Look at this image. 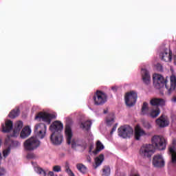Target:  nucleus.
<instances>
[{"mask_svg": "<svg viewBox=\"0 0 176 176\" xmlns=\"http://www.w3.org/2000/svg\"><path fill=\"white\" fill-rule=\"evenodd\" d=\"M63 123L60 121H54L50 126V130L52 132L50 140L54 145H60L63 141L61 130L63 129Z\"/></svg>", "mask_w": 176, "mask_h": 176, "instance_id": "obj_1", "label": "nucleus"}, {"mask_svg": "<svg viewBox=\"0 0 176 176\" xmlns=\"http://www.w3.org/2000/svg\"><path fill=\"white\" fill-rule=\"evenodd\" d=\"M65 134L67 140V144L68 145H71L72 144V148H75L76 146H81L83 149H86V148H87V143L85 142L82 144H76V142L72 141V128H71L69 124H66L65 128Z\"/></svg>", "mask_w": 176, "mask_h": 176, "instance_id": "obj_2", "label": "nucleus"}, {"mask_svg": "<svg viewBox=\"0 0 176 176\" xmlns=\"http://www.w3.org/2000/svg\"><path fill=\"white\" fill-rule=\"evenodd\" d=\"M151 142L154 149H158V151H164L167 146V139L162 135L153 136Z\"/></svg>", "mask_w": 176, "mask_h": 176, "instance_id": "obj_3", "label": "nucleus"}, {"mask_svg": "<svg viewBox=\"0 0 176 176\" xmlns=\"http://www.w3.org/2000/svg\"><path fill=\"white\" fill-rule=\"evenodd\" d=\"M23 145L25 151L31 152L41 146V141L36 137H31L24 142Z\"/></svg>", "mask_w": 176, "mask_h": 176, "instance_id": "obj_4", "label": "nucleus"}, {"mask_svg": "<svg viewBox=\"0 0 176 176\" xmlns=\"http://www.w3.org/2000/svg\"><path fill=\"white\" fill-rule=\"evenodd\" d=\"M153 82L156 89H162V87H164V86L166 90L168 89L167 79H164V77L160 74H155L153 76Z\"/></svg>", "mask_w": 176, "mask_h": 176, "instance_id": "obj_5", "label": "nucleus"}, {"mask_svg": "<svg viewBox=\"0 0 176 176\" xmlns=\"http://www.w3.org/2000/svg\"><path fill=\"white\" fill-rule=\"evenodd\" d=\"M93 99L95 105H104V104H105L108 100V95H107L104 91L98 90L94 94Z\"/></svg>", "mask_w": 176, "mask_h": 176, "instance_id": "obj_6", "label": "nucleus"}, {"mask_svg": "<svg viewBox=\"0 0 176 176\" xmlns=\"http://www.w3.org/2000/svg\"><path fill=\"white\" fill-rule=\"evenodd\" d=\"M133 133V128L129 125H124L118 129V135L122 138H130Z\"/></svg>", "mask_w": 176, "mask_h": 176, "instance_id": "obj_7", "label": "nucleus"}, {"mask_svg": "<svg viewBox=\"0 0 176 176\" xmlns=\"http://www.w3.org/2000/svg\"><path fill=\"white\" fill-rule=\"evenodd\" d=\"M140 153L143 157H151L155 153V148L152 144H144L140 148Z\"/></svg>", "mask_w": 176, "mask_h": 176, "instance_id": "obj_8", "label": "nucleus"}, {"mask_svg": "<svg viewBox=\"0 0 176 176\" xmlns=\"http://www.w3.org/2000/svg\"><path fill=\"white\" fill-rule=\"evenodd\" d=\"M137 93L134 91L126 93L125 95L126 105L129 107H134L137 102Z\"/></svg>", "mask_w": 176, "mask_h": 176, "instance_id": "obj_9", "label": "nucleus"}, {"mask_svg": "<svg viewBox=\"0 0 176 176\" xmlns=\"http://www.w3.org/2000/svg\"><path fill=\"white\" fill-rule=\"evenodd\" d=\"M38 119H42L43 122H45L47 124H50L52 123V119H56V115L43 112H39L35 116V120H38Z\"/></svg>", "mask_w": 176, "mask_h": 176, "instance_id": "obj_10", "label": "nucleus"}, {"mask_svg": "<svg viewBox=\"0 0 176 176\" xmlns=\"http://www.w3.org/2000/svg\"><path fill=\"white\" fill-rule=\"evenodd\" d=\"M47 129V127L46 126V124L43 123H39L34 126V133L38 138L42 140L45 138Z\"/></svg>", "mask_w": 176, "mask_h": 176, "instance_id": "obj_11", "label": "nucleus"}, {"mask_svg": "<svg viewBox=\"0 0 176 176\" xmlns=\"http://www.w3.org/2000/svg\"><path fill=\"white\" fill-rule=\"evenodd\" d=\"M153 165L154 167L158 168L164 167V160H163V157L161 155H155L153 159Z\"/></svg>", "mask_w": 176, "mask_h": 176, "instance_id": "obj_12", "label": "nucleus"}, {"mask_svg": "<svg viewBox=\"0 0 176 176\" xmlns=\"http://www.w3.org/2000/svg\"><path fill=\"white\" fill-rule=\"evenodd\" d=\"M155 123L161 129L167 127V126H168V124H170V122H168V119L164 115H162L159 118H157L155 120Z\"/></svg>", "mask_w": 176, "mask_h": 176, "instance_id": "obj_13", "label": "nucleus"}, {"mask_svg": "<svg viewBox=\"0 0 176 176\" xmlns=\"http://www.w3.org/2000/svg\"><path fill=\"white\" fill-rule=\"evenodd\" d=\"M152 107H164L166 101L163 98H153L150 100Z\"/></svg>", "mask_w": 176, "mask_h": 176, "instance_id": "obj_14", "label": "nucleus"}, {"mask_svg": "<svg viewBox=\"0 0 176 176\" xmlns=\"http://www.w3.org/2000/svg\"><path fill=\"white\" fill-rule=\"evenodd\" d=\"M13 129V122L10 120L6 121L5 124H1V131L3 133H10Z\"/></svg>", "mask_w": 176, "mask_h": 176, "instance_id": "obj_15", "label": "nucleus"}, {"mask_svg": "<svg viewBox=\"0 0 176 176\" xmlns=\"http://www.w3.org/2000/svg\"><path fill=\"white\" fill-rule=\"evenodd\" d=\"M172 55L173 52H171L170 50L165 49L164 52H162L160 56L163 61L167 62L171 61L173 58Z\"/></svg>", "mask_w": 176, "mask_h": 176, "instance_id": "obj_16", "label": "nucleus"}, {"mask_svg": "<svg viewBox=\"0 0 176 176\" xmlns=\"http://www.w3.org/2000/svg\"><path fill=\"white\" fill-rule=\"evenodd\" d=\"M142 76L143 82L145 83V85H149V83H151V74H149V72H148V70L142 69Z\"/></svg>", "mask_w": 176, "mask_h": 176, "instance_id": "obj_17", "label": "nucleus"}, {"mask_svg": "<svg viewBox=\"0 0 176 176\" xmlns=\"http://www.w3.org/2000/svg\"><path fill=\"white\" fill-rule=\"evenodd\" d=\"M169 152L171 153L172 162L176 163V140H173V146L169 147Z\"/></svg>", "mask_w": 176, "mask_h": 176, "instance_id": "obj_18", "label": "nucleus"}, {"mask_svg": "<svg viewBox=\"0 0 176 176\" xmlns=\"http://www.w3.org/2000/svg\"><path fill=\"white\" fill-rule=\"evenodd\" d=\"M21 129H23V122L21 121L16 122L13 131V133L11 134V137H17L21 131Z\"/></svg>", "mask_w": 176, "mask_h": 176, "instance_id": "obj_19", "label": "nucleus"}, {"mask_svg": "<svg viewBox=\"0 0 176 176\" xmlns=\"http://www.w3.org/2000/svg\"><path fill=\"white\" fill-rule=\"evenodd\" d=\"M145 131L142 129H141V127L140 126H136V128L135 129V140H136L137 141H140L141 137H142V135H145Z\"/></svg>", "mask_w": 176, "mask_h": 176, "instance_id": "obj_20", "label": "nucleus"}, {"mask_svg": "<svg viewBox=\"0 0 176 176\" xmlns=\"http://www.w3.org/2000/svg\"><path fill=\"white\" fill-rule=\"evenodd\" d=\"M11 135H8V137L6 138V145H8V146H19L20 142H19L17 140H12L10 139V137H12Z\"/></svg>", "mask_w": 176, "mask_h": 176, "instance_id": "obj_21", "label": "nucleus"}, {"mask_svg": "<svg viewBox=\"0 0 176 176\" xmlns=\"http://www.w3.org/2000/svg\"><path fill=\"white\" fill-rule=\"evenodd\" d=\"M176 87V78L175 76H170V85L168 87V94H171V91H174Z\"/></svg>", "mask_w": 176, "mask_h": 176, "instance_id": "obj_22", "label": "nucleus"}, {"mask_svg": "<svg viewBox=\"0 0 176 176\" xmlns=\"http://www.w3.org/2000/svg\"><path fill=\"white\" fill-rule=\"evenodd\" d=\"M104 162V155L103 154L99 155V156L96 157L95 158V165H94V167L95 170L99 167V166H101L102 164V162Z\"/></svg>", "mask_w": 176, "mask_h": 176, "instance_id": "obj_23", "label": "nucleus"}, {"mask_svg": "<svg viewBox=\"0 0 176 176\" xmlns=\"http://www.w3.org/2000/svg\"><path fill=\"white\" fill-rule=\"evenodd\" d=\"M141 115L149 116V106L148 102H144L141 109Z\"/></svg>", "mask_w": 176, "mask_h": 176, "instance_id": "obj_24", "label": "nucleus"}, {"mask_svg": "<svg viewBox=\"0 0 176 176\" xmlns=\"http://www.w3.org/2000/svg\"><path fill=\"white\" fill-rule=\"evenodd\" d=\"M19 115H20V109L16 107L10 112L8 116L10 119H16Z\"/></svg>", "mask_w": 176, "mask_h": 176, "instance_id": "obj_25", "label": "nucleus"}, {"mask_svg": "<svg viewBox=\"0 0 176 176\" xmlns=\"http://www.w3.org/2000/svg\"><path fill=\"white\" fill-rule=\"evenodd\" d=\"M31 134V129L28 126H25L22 129L21 132V138H27Z\"/></svg>", "mask_w": 176, "mask_h": 176, "instance_id": "obj_26", "label": "nucleus"}, {"mask_svg": "<svg viewBox=\"0 0 176 176\" xmlns=\"http://www.w3.org/2000/svg\"><path fill=\"white\" fill-rule=\"evenodd\" d=\"M158 115H160V109L157 107L155 109H152L151 111L148 113V116L155 119L157 118Z\"/></svg>", "mask_w": 176, "mask_h": 176, "instance_id": "obj_27", "label": "nucleus"}, {"mask_svg": "<svg viewBox=\"0 0 176 176\" xmlns=\"http://www.w3.org/2000/svg\"><path fill=\"white\" fill-rule=\"evenodd\" d=\"M90 127H91V121L87 120L84 122H81V124H80L81 129H83L85 130H87V131H88V130H90Z\"/></svg>", "mask_w": 176, "mask_h": 176, "instance_id": "obj_28", "label": "nucleus"}, {"mask_svg": "<svg viewBox=\"0 0 176 176\" xmlns=\"http://www.w3.org/2000/svg\"><path fill=\"white\" fill-rule=\"evenodd\" d=\"M76 167L80 173H82V174H86L87 168L83 164H77Z\"/></svg>", "mask_w": 176, "mask_h": 176, "instance_id": "obj_29", "label": "nucleus"}, {"mask_svg": "<svg viewBox=\"0 0 176 176\" xmlns=\"http://www.w3.org/2000/svg\"><path fill=\"white\" fill-rule=\"evenodd\" d=\"M102 176H109L111 175V168L109 166H104L102 169Z\"/></svg>", "mask_w": 176, "mask_h": 176, "instance_id": "obj_30", "label": "nucleus"}, {"mask_svg": "<svg viewBox=\"0 0 176 176\" xmlns=\"http://www.w3.org/2000/svg\"><path fill=\"white\" fill-rule=\"evenodd\" d=\"M96 149L98 152H100L104 149V144H102L100 140H98L96 142Z\"/></svg>", "mask_w": 176, "mask_h": 176, "instance_id": "obj_31", "label": "nucleus"}, {"mask_svg": "<svg viewBox=\"0 0 176 176\" xmlns=\"http://www.w3.org/2000/svg\"><path fill=\"white\" fill-rule=\"evenodd\" d=\"M143 127L146 130H151L152 129V124L148 121L143 122Z\"/></svg>", "mask_w": 176, "mask_h": 176, "instance_id": "obj_32", "label": "nucleus"}, {"mask_svg": "<svg viewBox=\"0 0 176 176\" xmlns=\"http://www.w3.org/2000/svg\"><path fill=\"white\" fill-rule=\"evenodd\" d=\"M36 171L38 174H40V175L46 176V171L41 168H36Z\"/></svg>", "mask_w": 176, "mask_h": 176, "instance_id": "obj_33", "label": "nucleus"}, {"mask_svg": "<svg viewBox=\"0 0 176 176\" xmlns=\"http://www.w3.org/2000/svg\"><path fill=\"white\" fill-rule=\"evenodd\" d=\"M10 153V147H8V148H6L5 150H3V157H8V156H9Z\"/></svg>", "mask_w": 176, "mask_h": 176, "instance_id": "obj_34", "label": "nucleus"}, {"mask_svg": "<svg viewBox=\"0 0 176 176\" xmlns=\"http://www.w3.org/2000/svg\"><path fill=\"white\" fill-rule=\"evenodd\" d=\"M53 171L55 173H60L61 171V166L56 165L53 167Z\"/></svg>", "mask_w": 176, "mask_h": 176, "instance_id": "obj_35", "label": "nucleus"}, {"mask_svg": "<svg viewBox=\"0 0 176 176\" xmlns=\"http://www.w3.org/2000/svg\"><path fill=\"white\" fill-rule=\"evenodd\" d=\"M157 71H159L160 72H162L163 71V66L160 63H157L155 65Z\"/></svg>", "mask_w": 176, "mask_h": 176, "instance_id": "obj_36", "label": "nucleus"}, {"mask_svg": "<svg viewBox=\"0 0 176 176\" xmlns=\"http://www.w3.org/2000/svg\"><path fill=\"white\" fill-rule=\"evenodd\" d=\"M106 122L108 126H111V124H112L113 122H115V120H113V118H111V119L107 118Z\"/></svg>", "mask_w": 176, "mask_h": 176, "instance_id": "obj_37", "label": "nucleus"}, {"mask_svg": "<svg viewBox=\"0 0 176 176\" xmlns=\"http://www.w3.org/2000/svg\"><path fill=\"white\" fill-rule=\"evenodd\" d=\"M65 171L66 173H69V171H72L69 168V163L68 162H65Z\"/></svg>", "mask_w": 176, "mask_h": 176, "instance_id": "obj_38", "label": "nucleus"}, {"mask_svg": "<svg viewBox=\"0 0 176 176\" xmlns=\"http://www.w3.org/2000/svg\"><path fill=\"white\" fill-rule=\"evenodd\" d=\"M5 174H6L5 168L0 167V176L5 175Z\"/></svg>", "mask_w": 176, "mask_h": 176, "instance_id": "obj_39", "label": "nucleus"}, {"mask_svg": "<svg viewBox=\"0 0 176 176\" xmlns=\"http://www.w3.org/2000/svg\"><path fill=\"white\" fill-rule=\"evenodd\" d=\"M116 128H117V124H116L113 126V128H112V129H111V131L110 132V134H111V135L113 134L114 131H116Z\"/></svg>", "mask_w": 176, "mask_h": 176, "instance_id": "obj_40", "label": "nucleus"}, {"mask_svg": "<svg viewBox=\"0 0 176 176\" xmlns=\"http://www.w3.org/2000/svg\"><path fill=\"white\" fill-rule=\"evenodd\" d=\"M68 174L69 176H75V174L74 173V172H72V170H70L69 172L67 173Z\"/></svg>", "mask_w": 176, "mask_h": 176, "instance_id": "obj_41", "label": "nucleus"}, {"mask_svg": "<svg viewBox=\"0 0 176 176\" xmlns=\"http://www.w3.org/2000/svg\"><path fill=\"white\" fill-rule=\"evenodd\" d=\"M48 176H54V173L53 171H50L47 174Z\"/></svg>", "mask_w": 176, "mask_h": 176, "instance_id": "obj_42", "label": "nucleus"}, {"mask_svg": "<svg viewBox=\"0 0 176 176\" xmlns=\"http://www.w3.org/2000/svg\"><path fill=\"white\" fill-rule=\"evenodd\" d=\"M172 101H173V102H176V96H174V97L172 98Z\"/></svg>", "mask_w": 176, "mask_h": 176, "instance_id": "obj_43", "label": "nucleus"}, {"mask_svg": "<svg viewBox=\"0 0 176 176\" xmlns=\"http://www.w3.org/2000/svg\"><path fill=\"white\" fill-rule=\"evenodd\" d=\"M111 89H112L113 91H116V87H111Z\"/></svg>", "mask_w": 176, "mask_h": 176, "instance_id": "obj_44", "label": "nucleus"}, {"mask_svg": "<svg viewBox=\"0 0 176 176\" xmlns=\"http://www.w3.org/2000/svg\"><path fill=\"white\" fill-rule=\"evenodd\" d=\"M87 160L90 163V162H91V158L90 157H88Z\"/></svg>", "mask_w": 176, "mask_h": 176, "instance_id": "obj_45", "label": "nucleus"}, {"mask_svg": "<svg viewBox=\"0 0 176 176\" xmlns=\"http://www.w3.org/2000/svg\"><path fill=\"white\" fill-rule=\"evenodd\" d=\"M1 145H2V140L0 138V148H1Z\"/></svg>", "mask_w": 176, "mask_h": 176, "instance_id": "obj_46", "label": "nucleus"}, {"mask_svg": "<svg viewBox=\"0 0 176 176\" xmlns=\"http://www.w3.org/2000/svg\"><path fill=\"white\" fill-rule=\"evenodd\" d=\"M108 111L107 110L104 111V113H107Z\"/></svg>", "mask_w": 176, "mask_h": 176, "instance_id": "obj_47", "label": "nucleus"}, {"mask_svg": "<svg viewBox=\"0 0 176 176\" xmlns=\"http://www.w3.org/2000/svg\"><path fill=\"white\" fill-rule=\"evenodd\" d=\"M134 176H140L139 175H135Z\"/></svg>", "mask_w": 176, "mask_h": 176, "instance_id": "obj_48", "label": "nucleus"}]
</instances>
